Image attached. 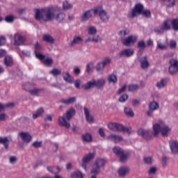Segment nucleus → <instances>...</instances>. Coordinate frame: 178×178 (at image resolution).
<instances>
[{
    "label": "nucleus",
    "mask_w": 178,
    "mask_h": 178,
    "mask_svg": "<svg viewBox=\"0 0 178 178\" xmlns=\"http://www.w3.org/2000/svg\"><path fill=\"white\" fill-rule=\"evenodd\" d=\"M35 19L39 22H49L52 19H56L57 22H62L65 19V13H60L55 17V10L52 8H45L35 9Z\"/></svg>",
    "instance_id": "1"
},
{
    "label": "nucleus",
    "mask_w": 178,
    "mask_h": 178,
    "mask_svg": "<svg viewBox=\"0 0 178 178\" xmlns=\"http://www.w3.org/2000/svg\"><path fill=\"white\" fill-rule=\"evenodd\" d=\"M154 136L156 137L159 133H161L163 137H168V133L170 131V127H169L165 122L160 121L158 123L153 124Z\"/></svg>",
    "instance_id": "2"
},
{
    "label": "nucleus",
    "mask_w": 178,
    "mask_h": 178,
    "mask_svg": "<svg viewBox=\"0 0 178 178\" xmlns=\"http://www.w3.org/2000/svg\"><path fill=\"white\" fill-rule=\"evenodd\" d=\"M76 115V111L74 109L72 108L70 109L66 114H64L62 117L58 118V124L60 126H63V127H65V129H70V123L69 121L73 116Z\"/></svg>",
    "instance_id": "3"
},
{
    "label": "nucleus",
    "mask_w": 178,
    "mask_h": 178,
    "mask_svg": "<svg viewBox=\"0 0 178 178\" xmlns=\"http://www.w3.org/2000/svg\"><path fill=\"white\" fill-rule=\"evenodd\" d=\"M108 127L112 131H122V133H127L130 134L131 133V128L123 126L122 124L116 122H110L108 124Z\"/></svg>",
    "instance_id": "4"
},
{
    "label": "nucleus",
    "mask_w": 178,
    "mask_h": 178,
    "mask_svg": "<svg viewBox=\"0 0 178 178\" xmlns=\"http://www.w3.org/2000/svg\"><path fill=\"white\" fill-rule=\"evenodd\" d=\"M94 15H99L101 20L104 22V23H106V22H108L109 17L108 16V14L104 9H102V6H97L95 7L93 9Z\"/></svg>",
    "instance_id": "5"
},
{
    "label": "nucleus",
    "mask_w": 178,
    "mask_h": 178,
    "mask_svg": "<svg viewBox=\"0 0 178 178\" xmlns=\"http://www.w3.org/2000/svg\"><path fill=\"white\" fill-rule=\"evenodd\" d=\"M144 10V6L140 3H137L135 5L134 8L132 9L131 13L128 14L127 17L129 19H134L137 15H141Z\"/></svg>",
    "instance_id": "6"
},
{
    "label": "nucleus",
    "mask_w": 178,
    "mask_h": 178,
    "mask_svg": "<svg viewBox=\"0 0 178 178\" xmlns=\"http://www.w3.org/2000/svg\"><path fill=\"white\" fill-rule=\"evenodd\" d=\"M136 42L137 36L134 35H131L122 40V45H125V47H130L131 45H134Z\"/></svg>",
    "instance_id": "7"
},
{
    "label": "nucleus",
    "mask_w": 178,
    "mask_h": 178,
    "mask_svg": "<svg viewBox=\"0 0 178 178\" xmlns=\"http://www.w3.org/2000/svg\"><path fill=\"white\" fill-rule=\"evenodd\" d=\"M105 163H106V161L104 159H97L95 163V168H94L91 173H99L101 168H104L105 166Z\"/></svg>",
    "instance_id": "8"
},
{
    "label": "nucleus",
    "mask_w": 178,
    "mask_h": 178,
    "mask_svg": "<svg viewBox=\"0 0 178 178\" xmlns=\"http://www.w3.org/2000/svg\"><path fill=\"white\" fill-rule=\"evenodd\" d=\"M113 152L120 157V161L124 162L127 159V154H124V152L119 147H114L113 148Z\"/></svg>",
    "instance_id": "9"
},
{
    "label": "nucleus",
    "mask_w": 178,
    "mask_h": 178,
    "mask_svg": "<svg viewBox=\"0 0 178 178\" xmlns=\"http://www.w3.org/2000/svg\"><path fill=\"white\" fill-rule=\"evenodd\" d=\"M169 73L170 74H175L178 72V60L175 59L170 60Z\"/></svg>",
    "instance_id": "10"
},
{
    "label": "nucleus",
    "mask_w": 178,
    "mask_h": 178,
    "mask_svg": "<svg viewBox=\"0 0 178 178\" xmlns=\"http://www.w3.org/2000/svg\"><path fill=\"white\" fill-rule=\"evenodd\" d=\"M36 58L38 59H40L45 66H51L52 63H54V59L51 58H45V56L41 54H36Z\"/></svg>",
    "instance_id": "11"
},
{
    "label": "nucleus",
    "mask_w": 178,
    "mask_h": 178,
    "mask_svg": "<svg viewBox=\"0 0 178 178\" xmlns=\"http://www.w3.org/2000/svg\"><path fill=\"white\" fill-rule=\"evenodd\" d=\"M94 156H95V153H89L86 156L83 158L82 160V168L85 169V170H87V163L90 162V161H92L94 159Z\"/></svg>",
    "instance_id": "12"
},
{
    "label": "nucleus",
    "mask_w": 178,
    "mask_h": 178,
    "mask_svg": "<svg viewBox=\"0 0 178 178\" xmlns=\"http://www.w3.org/2000/svg\"><path fill=\"white\" fill-rule=\"evenodd\" d=\"M24 41L26 39L24 37L21 35L20 34H15L14 36V45L15 47H19V45H23L24 44Z\"/></svg>",
    "instance_id": "13"
},
{
    "label": "nucleus",
    "mask_w": 178,
    "mask_h": 178,
    "mask_svg": "<svg viewBox=\"0 0 178 178\" xmlns=\"http://www.w3.org/2000/svg\"><path fill=\"white\" fill-rule=\"evenodd\" d=\"M133 55H134V50L131 49H125L119 53L120 58H122V56L130 58V56H133Z\"/></svg>",
    "instance_id": "14"
},
{
    "label": "nucleus",
    "mask_w": 178,
    "mask_h": 178,
    "mask_svg": "<svg viewBox=\"0 0 178 178\" xmlns=\"http://www.w3.org/2000/svg\"><path fill=\"white\" fill-rule=\"evenodd\" d=\"M10 141H12V138H10V136L0 137V144L3 145L5 149H8V148H9V144H10Z\"/></svg>",
    "instance_id": "15"
},
{
    "label": "nucleus",
    "mask_w": 178,
    "mask_h": 178,
    "mask_svg": "<svg viewBox=\"0 0 178 178\" xmlns=\"http://www.w3.org/2000/svg\"><path fill=\"white\" fill-rule=\"evenodd\" d=\"M139 62L141 69H147V67H149V62L148 61V57H147V56L142 57L139 60Z\"/></svg>",
    "instance_id": "16"
},
{
    "label": "nucleus",
    "mask_w": 178,
    "mask_h": 178,
    "mask_svg": "<svg viewBox=\"0 0 178 178\" xmlns=\"http://www.w3.org/2000/svg\"><path fill=\"white\" fill-rule=\"evenodd\" d=\"M19 136L21 137L24 143H30V141H31L33 138V137L30 136V134H29V132H20L19 134Z\"/></svg>",
    "instance_id": "17"
},
{
    "label": "nucleus",
    "mask_w": 178,
    "mask_h": 178,
    "mask_svg": "<svg viewBox=\"0 0 178 178\" xmlns=\"http://www.w3.org/2000/svg\"><path fill=\"white\" fill-rule=\"evenodd\" d=\"M138 136H141L143 138H145L146 140H148L149 137H151V134L149 133V131H144L143 129H140L138 130Z\"/></svg>",
    "instance_id": "18"
},
{
    "label": "nucleus",
    "mask_w": 178,
    "mask_h": 178,
    "mask_svg": "<svg viewBox=\"0 0 178 178\" xmlns=\"http://www.w3.org/2000/svg\"><path fill=\"white\" fill-rule=\"evenodd\" d=\"M170 147L172 154H178V143L176 140L170 142Z\"/></svg>",
    "instance_id": "19"
},
{
    "label": "nucleus",
    "mask_w": 178,
    "mask_h": 178,
    "mask_svg": "<svg viewBox=\"0 0 178 178\" xmlns=\"http://www.w3.org/2000/svg\"><path fill=\"white\" fill-rule=\"evenodd\" d=\"M76 97H70L69 99H61L60 102L61 104H64L65 105H70L72 104H74L76 102Z\"/></svg>",
    "instance_id": "20"
},
{
    "label": "nucleus",
    "mask_w": 178,
    "mask_h": 178,
    "mask_svg": "<svg viewBox=\"0 0 178 178\" xmlns=\"http://www.w3.org/2000/svg\"><path fill=\"white\" fill-rule=\"evenodd\" d=\"M92 12H94V10L92 9L86 11L81 16V22H87L92 16V14H91Z\"/></svg>",
    "instance_id": "21"
},
{
    "label": "nucleus",
    "mask_w": 178,
    "mask_h": 178,
    "mask_svg": "<svg viewBox=\"0 0 178 178\" xmlns=\"http://www.w3.org/2000/svg\"><path fill=\"white\" fill-rule=\"evenodd\" d=\"M108 139L114 143H120V141H123V138H122V136L115 134L110 135L108 137Z\"/></svg>",
    "instance_id": "22"
},
{
    "label": "nucleus",
    "mask_w": 178,
    "mask_h": 178,
    "mask_svg": "<svg viewBox=\"0 0 178 178\" xmlns=\"http://www.w3.org/2000/svg\"><path fill=\"white\" fill-rule=\"evenodd\" d=\"M83 110L86 121L88 122L89 123H92V122H94V118H92V116H91V115H90V110H88V108L86 107H84Z\"/></svg>",
    "instance_id": "23"
},
{
    "label": "nucleus",
    "mask_w": 178,
    "mask_h": 178,
    "mask_svg": "<svg viewBox=\"0 0 178 178\" xmlns=\"http://www.w3.org/2000/svg\"><path fill=\"white\" fill-rule=\"evenodd\" d=\"M105 83L106 81L104 79H100L98 80H95V87H97V88H102L105 86Z\"/></svg>",
    "instance_id": "24"
},
{
    "label": "nucleus",
    "mask_w": 178,
    "mask_h": 178,
    "mask_svg": "<svg viewBox=\"0 0 178 178\" xmlns=\"http://www.w3.org/2000/svg\"><path fill=\"white\" fill-rule=\"evenodd\" d=\"M93 87H95V80L88 81L87 83L83 86L84 90H90V88H92Z\"/></svg>",
    "instance_id": "25"
},
{
    "label": "nucleus",
    "mask_w": 178,
    "mask_h": 178,
    "mask_svg": "<svg viewBox=\"0 0 178 178\" xmlns=\"http://www.w3.org/2000/svg\"><path fill=\"white\" fill-rule=\"evenodd\" d=\"M129 173V168L127 167H121L118 170V175L120 177L126 176Z\"/></svg>",
    "instance_id": "26"
},
{
    "label": "nucleus",
    "mask_w": 178,
    "mask_h": 178,
    "mask_svg": "<svg viewBox=\"0 0 178 178\" xmlns=\"http://www.w3.org/2000/svg\"><path fill=\"white\" fill-rule=\"evenodd\" d=\"M83 42V38L80 36H74L73 40L70 42L71 47L75 45V44H81Z\"/></svg>",
    "instance_id": "27"
},
{
    "label": "nucleus",
    "mask_w": 178,
    "mask_h": 178,
    "mask_svg": "<svg viewBox=\"0 0 178 178\" xmlns=\"http://www.w3.org/2000/svg\"><path fill=\"white\" fill-rule=\"evenodd\" d=\"M63 77L65 81H67L68 83H73V78L70 76L69 72H63Z\"/></svg>",
    "instance_id": "28"
},
{
    "label": "nucleus",
    "mask_w": 178,
    "mask_h": 178,
    "mask_svg": "<svg viewBox=\"0 0 178 178\" xmlns=\"http://www.w3.org/2000/svg\"><path fill=\"white\" fill-rule=\"evenodd\" d=\"M42 40H43V41H45V42H49V44H54V42L55 41L54 38H52V36H51L50 35H43Z\"/></svg>",
    "instance_id": "29"
},
{
    "label": "nucleus",
    "mask_w": 178,
    "mask_h": 178,
    "mask_svg": "<svg viewBox=\"0 0 178 178\" xmlns=\"http://www.w3.org/2000/svg\"><path fill=\"white\" fill-rule=\"evenodd\" d=\"M161 27L164 31H168L170 30V29H172V27L170 26L169 19L164 21V22L161 25Z\"/></svg>",
    "instance_id": "30"
},
{
    "label": "nucleus",
    "mask_w": 178,
    "mask_h": 178,
    "mask_svg": "<svg viewBox=\"0 0 178 178\" xmlns=\"http://www.w3.org/2000/svg\"><path fill=\"white\" fill-rule=\"evenodd\" d=\"M4 64L6 66H12L13 65V58L10 56H6L4 58Z\"/></svg>",
    "instance_id": "31"
},
{
    "label": "nucleus",
    "mask_w": 178,
    "mask_h": 178,
    "mask_svg": "<svg viewBox=\"0 0 178 178\" xmlns=\"http://www.w3.org/2000/svg\"><path fill=\"white\" fill-rule=\"evenodd\" d=\"M159 108V104L156 102H152L149 104V111H156Z\"/></svg>",
    "instance_id": "32"
},
{
    "label": "nucleus",
    "mask_w": 178,
    "mask_h": 178,
    "mask_svg": "<svg viewBox=\"0 0 178 178\" xmlns=\"http://www.w3.org/2000/svg\"><path fill=\"white\" fill-rule=\"evenodd\" d=\"M124 111L125 115L128 116V118L134 117V112H133V110L129 107H125Z\"/></svg>",
    "instance_id": "33"
},
{
    "label": "nucleus",
    "mask_w": 178,
    "mask_h": 178,
    "mask_svg": "<svg viewBox=\"0 0 178 178\" xmlns=\"http://www.w3.org/2000/svg\"><path fill=\"white\" fill-rule=\"evenodd\" d=\"M47 170L54 175H56L60 172L59 167H47Z\"/></svg>",
    "instance_id": "34"
},
{
    "label": "nucleus",
    "mask_w": 178,
    "mask_h": 178,
    "mask_svg": "<svg viewBox=\"0 0 178 178\" xmlns=\"http://www.w3.org/2000/svg\"><path fill=\"white\" fill-rule=\"evenodd\" d=\"M44 113V108H39L35 114L33 115V119H37L38 118H40V116Z\"/></svg>",
    "instance_id": "35"
},
{
    "label": "nucleus",
    "mask_w": 178,
    "mask_h": 178,
    "mask_svg": "<svg viewBox=\"0 0 178 178\" xmlns=\"http://www.w3.org/2000/svg\"><path fill=\"white\" fill-rule=\"evenodd\" d=\"M82 138L83 141H86V143H90L91 140H92V137L91 136V134H86L85 135L82 136Z\"/></svg>",
    "instance_id": "36"
},
{
    "label": "nucleus",
    "mask_w": 178,
    "mask_h": 178,
    "mask_svg": "<svg viewBox=\"0 0 178 178\" xmlns=\"http://www.w3.org/2000/svg\"><path fill=\"white\" fill-rule=\"evenodd\" d=\"M89 35H94L97 34V29L95 26H90L88 29Z\"/></svg>",
    "instance_id": "37"
},
{
    "label": "nucleus",
    "mask_w": 178,
    "mask_h": 178,
    "mask_svg": "<svg viewBox=\"0 0 178 178\" xmlns=\"http://www.w3.org/2000/svg\"><path fill=\"white\" fill-rule=\"evenodd\" d=\"M165 86H166V81L163 79H161L160 81L156 83V87H158V88H163Z\"/></svg>",
    "instance_id": "38"
},
{
    "label": "nucleus",
    "mask_w": 178,
    "mask_h": 178,
    "mask_svg": "<svg viewBox=\"0 0 178 178\" xmlns=\"http://www.w3.org/2000/svg\"><path fill=\"white\" fill-rule=\"evenodd\" d=\"M173 30L177 31L178 30V19H174L171 22Z\"/></svg>",
    "instance_id": "39"
},
{
    "label": "nucleus",
    "mask_w": 178,
    "mask_h": 178,
    "mask_svg": "<svg viewBox=\"0 0 178 178\" xmlns=\"http://www.w3.org/2000/svg\"><path fill=\"white\" fill-rule=\"evenodd\" d=\"M108 82L116 83L118 81V77L115 74H110L108 77Z\"/></svg>",
    "instance_id": "40"
},
{
    "label": "nucleus",
    "mask_w": 178,
    "mask_h": 178,
    "mask_svg": "<svg viewBox=\"0 0 178 178\" xmlns=\"http://www.w3.org/2000/svg\"><path fill=\"white\" fill-rule=\"evenodd\" d=\"M41 91H42V90L38 89V88H34L33 90H29V92H30V94H31V95H38V94H40Z\"/></svg>",
    "instance_id": "41"
},
{
    "label": "nucleus",
    "mask_w": 178,
    "mask_h": 178,
    "mask_svg": "<svg viewBox=\"0 0 178 178\" xmlns=\"http://www.w3.org/2000/svg\"><path fill=\"white\" fill-rule=\"evenodd\" d=\"M147 47V44H145V42L141 40L138 42V48L139 49H142V51H144Z\"/></svg>",
    "instance_id": "42"
},
{
    "label": "nucleus",
    "mask_w": 178,
    "mask_h": 178,
    "mask_svg": "<svg viewBox=\"0 0 178 178\" xmlns=\"http://www.w3.org/2000/svg\"><path fill=\"white\" fill-rule=\"evenodd\" d=\"M72 178H83V173L80 171H76L74 172L72 176Z\"/></svg>",
    "instance_id": "43"
},
{
    "label": "nucleus",
    "mask_w": 178,
    "mask_h": 178,
    "mask_svg": "<svg viewBox=\"0 0 178 178\" xmlns=\"http://www.w3.org/2000/svg\"><path fill=\"white\" fill-rule=\"evenodd\" d=\"M168 8H173L176 5V0H165Z\"/></svg>",
    "instance_id": "44"
},
{
    "label": "nucleus",
    "mask_w": 178,
    "mask_h": 178,
    "mask_svg": "<svg viewBox=\"0 0 178 178\" xmlns=\"http://www.w3.org/2000/svg\"><path fill=\"white\" fill-rule=\"evenodd\" d=\"M63 8L65 10L72 9V8H73V5L69 3V2H67V1H65L63 3Z\"/></svg>",
    "instance_id": "45"
},
{
    "label": "nucleus",
    "mask_w": 178,
    "mask_h": 178,
    "mask_svg": "<svg viewBox=\"0 0 178 178\" xmlns=\"http://www.w3.org/2000/svg\"><path fill=\"white\" fill-rule=\"evenodd\" d=\"M62 71L58 69H53L51 71H50V74L53 76H59V74H61Z\"/></svg>",
    "instance_id": "46"
},
{
    "label": "nucleus",
    "mask_w": 178,
    "mask_h": 178,
    "mask_svg": "<svg viewBox=\"0 0 178 178\" xmlns=\"http://www.w3.org/2000/svg\"><path fill=\"white\" fill-rule=\"evenodd\" d=\"M10 106H13V103H8L6 105H3L0 103V112H2L5 109V108H10Z\"/></svg>",
    "instance_id": "47"
},
{
    "label": "nucleus",
    "mask_w": 178,
    "mask_h": 178,
    "mask_svg": "<svg viewBox=\"0 0 178 178\" xmlns=\"http://www.w3.org/2000/svg\"><path fill=\"white\" fill-rule=\"evenodd\" d=\"M14 20H15V17H13V15H8V16H6L5 17V21L7 23H13Z\"/></svg>",
    "instance_id": "48"
},
{
    "label": "nucleus",
    "mask_w": 178,
    "mask_h": 178,
    "mask_svg": "<svg viewBox=\"0 0 178 178\" xmlns=\"http://www.w3.org/2000/svg\"><path fill=\"white\" fill-rule=\"evenodd\" d=\"M128 99H129V96L124 94L120 97L119 101L120 102H126V101H127Z\"/></svg>",
    "instance_id": "49"
},
{
    "label": "nucleus",
    "mask_w": 178,
    "mask_h": 178,
    "mask_svg": "<svg viewBox=\"0 0 178 178\" xmlns=\"http://www.w3.org/2000/svg\"><path fill=\"white\" fill-rule=\"evenodd\" d=\"M143 161L145 163H147V165H151V163H152V157L151 156L144 157Z\"/></svg>",
    "instance_id": "50"
},
{
    "label": "nucleus",
    "mask_w": 178,
    "mask_h": 178,
    "mask_svg": "<svg viewBox=\"0 0 178 178\" xmlns=\"http://www.w3.org/2000/svg\"><path fill=\"white\" fill-rule=\"evenodd\" d=\"M129 91H136V90H138V85H129L128 86Z\"/></svg>",
    "instance_id": "51"
},
{
    "label": "nucleus",
    "mask_w": 178,
    "mask_h": 178,
    "mask_svg": "<svg viewBox=\"0 0 178 178\" xmlns=\"http://www.w3.org/2000/svg\"><path fill=\"white\" fill-rule=\"evenodd\" d=\"M6 44V38L5 36H0V47Z\"/></svg>",
    "instance_id": "52"
},
{
    "label": "nucleus",
    "mask_w": 178,
    "mask_h": 178,
    "mask_svg": "<svg viewBox=\"0 0 178 178\" xmlns=\"http://www.w3.org/2000/svg\"><path fill=\"white\" fill-rule=\"evenodd\" d=\"M157 48H159V49H166V46H165V44H162V43L159 41L157 42Z\"/></svg>",
    "instance_id": "53"
},
{
    "label": "nucleus",
    "mask_w": 178,
    "mask_h": 178,
    "mask_svg": "<svg viewBox=\"0 0 178 178\" xmlns=\"http://www.w3.org/2000/svg\"><path fill=\"white\" fill-rule=\"evenodd\" d=\"M111 63V58H106L103 62H102V65L105 67V66H108Z\"/></svg>",
    "instance_id": "54"
},
{
    "label": "nucleus",
    "mask_w": 178,
    "mask_h": 178,
    "mask_svg": "<svg viewBox=\"0 0 178 178\" xmlns=\"http://www.w3.org/2000/svg\"><path fill=\"white\" fill-rule=\"evenodd\" d=\"M177 44L176 43V41L175 40H171L170 42V48L175 49V48H176Z\"/></svg>",
    "instance_id": "55"
},
{
    "label": "nucleus",
    "mask_w": 178,
    "mask_h": 178,
    "mask_svg": "<svg viewBox=\"0 0 178 178\" xmlns=\"http://www.w3.org/2000/svg\"><path fill=\"white\" fill-rule=\"evenodd\" d=\"M104 67H104L103 64L102 63H99L96 66V70L97 72H99L100 70H102V69H104Z\"/></svg>",
    "instance_id": "56"
},
{
    "label": "nucleus",
    "mask_w": 178,
    "mask_h": 178,
    "mask_svg": "<svg viewBox=\"0 0 178 178\" xmlns=\"http://www.w3.org/2000/svg\"><path fill=\"white\" fill-rule=\"evenodd\" d=\"M142 15H144L145 17H151V11L149 10H143Z\"/></svg>",
    "instance_id": "57"
},
{
    "label": "nucleus",
    "mask_w": 178,
    "mask_h": 178,
    "mask_svg": "<svg viewBox=\"0 0 178 178\" xmlns=\"http://www.w3.org/2000/svg\"><path fill=\"white\" fill-rule=\"evenodd\" d=\"M32 145H33V147H34V148H40V147H41V145H42V143L35 141L32 144Z\"/></svg>",
    "instance_id": "58"
},
{
    "label": "nucleus",
    "mask_w": 178,
    "mask_h": 178,
    "mask_svg": "<svg viewBox=\"0 0 178 178\" xmlns=\"http://www.w3.org/2000/svg\"><path fill=\"white\" fill-rule=\"evenodd\" d=\"M155 33H157V34H162V33H163V29L162 28V26H161V28H156L154 29Z\"/></svg>",
    "instance_id": "59"
},
{
    "label": "nucleus",
    "mask_w": 178,
    "mask_h": 178,
    "mask_svg": "<svg viewBox=\"0 0 178 178\" xmlns=\"http://www.w3.org/2000/svg\"><path fill=\"white\" fill-rule=\"evenodd\" d=\"M92 66V63H90L88 64H87L86 65V72L87 73H90V72H91V67Z\"/></svg>",
    "instance_id": "60"
},
{
    "label": "nucleus",
    "mask_w": 178,
    "mask_h": 178,
    "mask_svg": "<svg viewBox=\"0 0 178 178\" xmlns=\"http://www.w3.org/2000/svg\"><path fill=\"white\" fill-rule=\"evenodd\" d=\"M44 120L45 122H47V121L52 122V115H46V118H44Z\"/></svg>",
    "instance_id": "61"
},
{
    "label": "nucleus",
    "mask_w": 178,
    "mask_h": 178,
    "mask_svg": "<svg viewBox=\"0 0 178 178\" xmlns=\"http://www.w3.org/2000/svg\"><path fill=\"white\" fill-rule=\"evenodd\" d=\"M99 134L101 137H105V132L102 128H99Z\"/></svg>",
    "instance_id": "62"
},
{
    "label": "nucleus",
    "mask_w": 178,
    "mask_h": 178,
    "mask_svg": "<svg viewBox=\"0 0 178 178\" xmlns=\"http://www.w3.org/2000/svg\"><path fill=\"white\" fill-rule=\"evenodd\" d=\"M155 172H156V168H155V167H152L149 170V175H152V173H155Z\"/></svg>",
    "instance_id": "63"
},
{
    "label": "nucleus",
    "mask_w": 178,
    "mask_h": 178,
    "mask_svg": "<svg viewBox=\"0 0 178 178\" xmlns=\"http://www.w3.org/2000/svg\"><path fill=\"white\" fill-rule=\"evenodd\" d=\"M17 159L15 156L10 157V163H16Z\"/></svg>",
    "instance_id": "64"
}]
</instances>
